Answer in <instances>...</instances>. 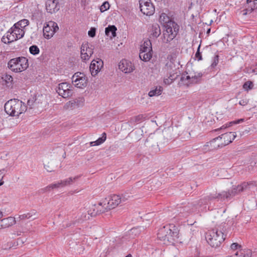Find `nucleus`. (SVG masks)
<instances>
[{"mask_svg": "<svg viewBox=\"0 0 257 257\" xmlns=\"http://www.w3.org/2000/svg\"><path fill=\"white\" fill-rule=\"evenodd\" d=\"M224 225L209 230L206 232L205 238L207 242L212 247H217L219 246L225 240L226 234Z\"/></svg>", "mask_w": 257, "mask_h": 257, "instance_id": "1", "label": "nucleus"}, {"mask_svg": "<svg viewBox=\"0 0 257 257\" xmlns=\"http://www.w3.org/2000/svg\"><path fill=\"white\" fill-rule=\"evenodd\" d=\"M158 238L163 241V244L173 243L178 238V231L173 224L164 226L159 230Z\"/></svg>", "mask_w": 257, "mask_h": 257, "instance_id": "2", "label": "nucleus"}, {"mask_svg": "<svg viewBox=\"0 0 257 257\" xmlns=\"http://www.w3.org/2000/svg\"><path fill=\"white\" fill-rule=\"evenodd\" d=\"M120 196L117 195H113L107 198H106L100 202L96 207V212L91 214L92 215L95 216L113 209L120 203Z\"/></svg>", "mask_w": 257, "mask_h": 257, "instance_id": "3", "label": "nucleus"}, {"mask_svg": "<svg viewBox=\"0 0 257 257\" xmlns=\"http://www.w3.org/2000/svg\"><path fill=\"white\" fill-rule=\"evenodd\" d=\"M26 107L24 103L18 99H11L5 104L6 112L11 116H19L26 111Z\"/></svg>", "mask_w": 257, "mask_h": 257, "instance_id": "4", "label": "nucleus"}, {"mask_svg": "<svg viewBox=\"0 0 257 257\" xmlns=\"http://www.w3.org/2000/svg\"><path fill=\"white\" fill-rule=\"evenodd\" d=\"M250 183L243 182L241 184L233 187L231 190L228 191H222L218 193L217 195L212 196L213 198L230 199L238 193L248 190L250 188Z\"/></svg>", "mask_w": 257, "mask_h": 257, "instance_id": "5", "label": "nucleus"}, {"mask_svg": "<svg viewBox=\"0 0 257 257\" xmlns=\"http://www.w3.org/2000/svg\"><path fill=\"white\" fill-rule=\"evenodd\" d=\"M28 60L24 57L12 59L8 63L9 68L15 72L24 71L28 68Z\"/></svg>", "mask_w": 257, "mask_h": 257, "instance_id": "6", "label": "nucleus"}, {"mask_svg": "<svg viewBox=\"0 0 257 257\" xmlns=\"http://www.w3.org/2000/svg\"><path fill=\"white\" fill-rule=\"evenodd\" d=\"M166 28L163 33L162 41L164 43H167L176 36L179 31V26L176 23L172 22L167 24Z\"/></svg>", "mask_w": 257, "mask_h": 257, "instance_id": "7", "label": "nucleus"}, {"mask_svg": "<svg viewBox=\"0 0 257 257\" xmlns=\"http://www.w3.org/2000/svg\"><path fill=\"white\" fill-rule=\"evenodd\" d=\"M139 57L145 62L149 61L152 57V43L150 40H146L141 46Z\"/></svg>", "mask_w": 257, "mask_h": 257, "instance_id": "8", "label": "nucleus"}, {"mask_svg": "<svg viewBox=\"0 0 257 257\" xmlns=\"http://www.w3.org/2000/svg\"><path fill=\"white\" fill-rule=\"evenodd\" d=\"M72 82L73 85L79 88H83L87 85V78L85 75L81 72H77L72 77Z\"/></svg>", "mask_w": 257, "mask_h": 257, "instance_id": "9", "label": "nucleus"}, {"mask_svg": "<svg viewBox=\"0 0 257 257\" xmlns=\"http://www.w3.org/2000/svg\"><path fill=\"white\" fill-rule=\"evenodd\" d=\"M72 88L70 84L63 82L59 84L56 88V92L63 98H67L72 95Z\"/></svg>", "mask_w": 257, "mask_h": 257, "instance_id": "10", "label": "nucleus"}, {"mask_svg": "<svg viewBox=\"0 0 257 257\" xmlns=\"http://www.w3.org/2000/svg\"><path fill=\"white\" fill-rule=\"evenodd\" d=\"M59 29L57 23L53 21H50L43 28V35L45 38L50 39L54 33Z\"/></svg>", "mask_w": 257, "mask_h": 257, "instance_id": "11", "label": "nucleus"}, {"mask_svg": "<svg viewBox=\"0 0 257 257\" xmlns=\"http://www.w3.org/2000/svg\"><path fill=\"white\" fill-rule=\"evenodd\" d=\"M141 11L145 15L150 16L154 14L155 8L150 0H140Z\"/></svg>", "mask_w": 257, "mask_h": 257, "instance_id": "12", "label": "nucleus"}, {"mask_svg": "<svg viewBox=\"0 0 257 257\" xmlns=\"http://www.w3.org/2000/svg\"><path fill=\"white\" fill-rule=\"evenodd\" d=\"M63 0H47L46 8L47 12L52 14L58 12L61 7Z\"/></svg>", "mask_w": 257, "mask_h": 257, "instance_id": "13", "label": "nucleus"}, {"mask_svg": "<svg viewBox=\"0 0 257 257\" xmlns=\"http://www.w3.org/2000/svg\"><path fill=\"white\" fill-rule=\"evenodd\" d=\"M84 101L85 99L83 97L76 98L67 102L64 105V108L65 109L73 110L82 106L84 105Z\"/></svg>", "mask_w": 257, "mask_h": 257, "instance_id": "14", "label": "nucleus"}, {"mask_svg": "<svg viewBox=\"0 0 257 257\" xmlns=\"http://www.w3.org/2000/svg\"><path fill=\"white\" fill-rule=\"evenodd\" d=\"M93 49L88 43H83L81 47V57L83 60H88L93 54Z\"/></svg>", "mask_w": 257, "mask_h": 257, "instance_id": "15", "label": "nucleus"}, {"mask_svg": "<svg viewBox=\"0 0 257 257\" xmlns=\"http://www.w3.org/2000/svg\"><path fill=\"white\" fill-rule=\"evenodd\" d=\"M220 139H218V137L212 139L211 141L206 143L204 146V149L207 151H212L222 148V144L220 143Z\"/></svg>", "mask_w": 257, "mask_h": 257, "instance_id": "16", "label": "nucleus"}, {"mask_svg": "<svg viewBox=\"0 0 257 257\" xmlns=\"http://www.w3.org/2000/svg\"><path fill=\"white\" fill-rule=\"evenodd\" d=\"M119 69L125 73H129L135 70L134 65L126 60H122L118 64Z\"/></svg>", "mask_w": 257, "mask_h": 257, "instance_id": "17", "label": "nucleus"}, {"mask_svg": "<svg viewBox=\"0 0 257 257\" xmlns=\"http://www.w3.org/2000/svg\"><path fill=\"white\" fill-rule=\"evenodd\" d=\"M235 137L236 135L232 132L225 133L218 137V139H220V142L222 144L223 147L231 143Z\"/></svg>", "mask_w": 257, "mask_h": 257, "instance_id": "18", "label": "nucleus"}, {"mask_svg": "<svg viewBox=\"0 0 257 257\" xmlns=\"http://www.w3.org/2000/svg\"><path fill=\"white\" fill-rule=\"evenodd\" d=\"M145 145L147 148L152 149V151L157 152L159 150L156 138L149 137L145 141Z\"/></svg>", "mask_w": 257, "mask_h": 257, "instance_id": "19", "label": "nucleus"}, {"mask_svg": "<svg viewBox=\"0 0 257 257\" xmlns=\"http://www.w3.org/2000/svg\"><path fill=\"white\" fill-rule=\"evenodd\" d=\"M16 223V219L14 217H8L0 220V229L6 228Z\"/></svg>", "mask_w": 257, "mask_h": 257, "instance_id": "20", "label": "nucleus"}, {"mask_svg": "<svg viewBox=\"0 0 257 257\" xmlns=\"http://www.w3.org/2000/svg\"><path fill=\"white\" fill-rule=\"evenodd\" d=\"M13 30L11 28L2 38V41L5 44H10L14 41L17 40L18 36H15V34L12 33Z\"/></svg>", "mask_w": 257, "mask_h": 257, "instance_id": "21", "label": "nucleus"}, {"mask_svg": "<svg viewBox=\"0 0 257 257\" xmlns=\"http://www.w3.org/2000/svg\"><path fill=\"white\" fill-rule=\"evenodd\" d=\"M116 28L114 25H109L105 28V35L109 37L110 39H112L116 36Z\"/></svg>", "mask_w": 257, "mask_h": 257, "instance_id": "22", "label": "nucleus"}, {"mask_svg": "<svg viewBox=\"0 0 257 257\" xmlns=\"http://www.w3.org/2000/svg\"><path fill=\"white\" fill-rule=\"evenodd\" d=\"M11 29L13 30L12 33L14 34L15 36H17L18 39L22 38L24 36V30L19 27H16V25H14Z\"/></svg>", "mask_w": 257, "mask_h": 257, "instance_id": "23", "label": "nucleus"}, {"mask_svg": "<svg viewBox=\"0 0 257 257\" xmlns=\"http://www.w3.org/2000/svg\"><path fill=\"white\" fill-rule=\"evenodd\" d=\"M202 76V73L201 72L190 73V83H196L198 82Z\"/></svg>", "mask_w": 257, "mask_h": 257, "instance_id": "24", "label": "nucleus"}, {"mask_svg": "<svg viewBox=\"0 0 257 257\" xmlns=\"http://www.w3.org/2000/svg\"><path fill=\"white\" fill-rule=\"evenodd\" d=\"M36 212L35 211H32L27 213L19 215V218L20 220H25L32 218L33 219H35L37 218Z\"/></svg>", "mask_w": 257, "mask_h": 257, "instance_id": "25", "label": "nucleus"}, {"mask_svg": "<svg viewBox=\"0 0 257 257\" xmlns=\"http://www.w3.org/2000/svg\"><path fill=\"white\" fill-rule=\"evenodd\" d=\"M237 257H251L252 253L249 249H239L236 252Z\"/></svg>", "mask_w": 257, "mask_h": 257, "instance_id": "26", "label": "nucleus"}, {"mask_svg": "<svg viewBox=\"0 0 257 257\" xmlns=\"http://www.w3.org/2000/svg\"><path fill=\"white\" fill-rule=\"evenodd\" d=\"M89 70L91 75L93 76H94L96 75H97L98 72L100 71L96 66V64L95 63V60H93L91 62L90 65Z\"/></svg>", "mask_w": 257, "mask_h": 257, "instance_id": "27", "label": "nucleus"}, {"mask_svg": "<svg viewBox=\"0 0 257 257\" xmlns=\"http://www.w3.org/2000/svg\"><path fill=\"white\" fill-rule=\"evenodd\" d=\"M106 134L105 133H103L101 137L98 138L95 141L90 142V145L91 146H98L102 144L106 140Z\"/></svg>", "mask_w": 257, "mask_h": 257, "instance_id": "28", "label": "nucleus"}, {"mask_svg": "<svg viewBox=\"0 0 257 257\" xmlns=\"http://www.w3.org/2000/svg\"><path fill=\"white\" fill-rule=\"evenodd\" d=\"M244 121V119L243 118H240V119H237V120H236L234 121H230V122L227 123L226 124L222 125L221 127H220L219 128H218L217 130H216L215 131H216L219 130L225 129V128L230 127L234 124H236L239 123L240 122H242Z\"/></svg>", "mask_w": 257, "mask_h": 257, "instance_id": "29", "label": "nucleus"}, {"mask_svg": "<svg viewBox=\"0 0 257 257\" xmlns=\"http://www.w3.org/2000/svg\"><path fill=\"white\" fill-rule=\"evenodd\" d=\"M163 88L161 86L156 87L154 89L151 90L148 95L150 97L158 96L161 94Z\"/></svg>", "mask_w": 257, "mask_h": 257, "instance_id": "30", "label": "nucleus"}, {"mask_svg": "<svg viewBox=\"0 0 257 257\" xmlns=\"http://www.w3.org/2000/svg\"><path fill=\"white\" fill-rule=\"evenodd\" d=\"M152 33L151 35L155 38L158 37L161 34V29L158 24L153 25L152 28Z\"/></svg>", "mask_w": 257, "mask_h": 257, "instance_id": "31", "label": "nucleus"}, {"mask_svg": "<svg viewBox=\"0 0 257 257\" xmlns=\"http://www.w3.org/2000/svg\"><path fill=\"white\" fill-rule=\"evenodd\" d=\"M90 213L88 212H83L82 213L80 216H79L77 220V222L78 223H81L83 221L87 220L89 219Z\"/></svg>", "mask_w": 257, "mask_h": 257, "instance_id": "32", "label": "nucleus"}, {"mask_svg": "<svg viewBox=\"0 0 257 257\" xmlns=\"http://www.w3.org/2000/svg\"><path fill=\"white\" fill-rule=\"evenodd\" d=\"M78 178V176H75L74 178L70 177L65 180H61V184H62V187H64L72 184L73 182L76 180Z\"/></svg>", "mask_w": 257, "mask_h": 257, "instance_id": "33", "label": "nucleus"}, {"mask_svg": "<svg viewBox=\"0 0 257 257\" xmlns=\"http://www.w3.org/2000/svg\"><path fill=\"white\" fill-rule=\"evenodd\" d=\"M180 81H182L184 84L188 85L190 81V74H183L181 77Z\"/></svg>", "mask_w": 257, "mask_h": 257, "instance_id": "34", "label": "nucleus"}, {"mask_svg": "<svg viewBox=\"0 0 257 257\" xmlns=\"http://www.w3.org/2000/svg\"><path fill=\"white\" fill-rule=\"evenodd\" d=\"M29 24V21L26 19H23L15 24L16 27H19L21 29L24 28Z\"/></svg>", "mask_w": 257, "mask_h": 257, "instance_id": "35", "label": "nucleus"}, {"mask_svg": "<svg viewBox=\"0 0 257 257\" xmlns=\"http://www.w3.org/2000/svg\"><path fill=\"white\" fill-rule=\"evenodd\" d=\"M174 67V64L171 62H168L165 65V66L164 68V70L167 72L168 73H172L173 72V69Z\"/></svg>", "mask_w": 257, "mask_h": 257, "instance_id": "36", "label": "nucleus"}, {"mask_svg": "<svg viewBox=\"0 0 257 257\" xmlns=\"http://www.w3.org/2000/svg\"><path fill=\"white\" fill-rule=\"evenodd\" d=\"M29 51L31 54L33 55L38 54L40 52V49L36 45H32L29 48Z\"/></svg>", "mask_w": 257, "mask_h": 257, "instance_id": "37", "label": "nucleus"}, {"mask_svg": "<svg viewBox=\"0 0 257 257\" xmlns=\"http://www.w3.org/2000/svg\"><path fill=\"white\" fill-rule=\"evenodd\" d=\"M110 5L108 2H104L100 7V11L101 12H104L109 9Z\"/></svg>", "mask_w": 257, "mask_h": 257, "instance_id": "38", "label": "nucleus"}, {"mask_svg": "<svg viewBox=\"0 0 257 257\" xmlns=\"http://www.w3.org/2000/svg\"><path fill=\"white\" fill-rule=\"evenodd\" d=\"M253 86V85L252 82L250 81H246L243 85V89H244L245 90H247V91H248L249 89H252Z\"/></svg>", "mask_w": 257, "mask_h": 257, "instance_id": "39", "label": "nucleus"}, {"mask_svg": "<svg viewBox=\"0 0 257 257\" xmlns=\"http://www.w3.org/2000/svg\"><path fill=\"white\" fill-rule=\"evenodd\" d=\"M2 78L7 84L11 83L13 80L12 76L8 74H5L3 76Z\"/></svg>", "mask_w": 257, "mask_h": 257, "instance_id": "40", "label": "nucleus"}, {"mask_svg": "<svg viewBox=\"0 0 257 257\" xmlns=\"http://www.w3.org/2000/svg\"><path fill=\"white\" fill-rule=\"evenodd\" d=\"M143 118H144L143 115L140 114V115H138L137 116H136L134 117L131 118V121L132 122H139L142 121V120L143 119Z\"/></svg>", "mask_w": 257, "mask_h": 257, "instance_id": "41", "label": "nucleus"}, {"mask_svg": "<svg viewBox=\"0 0 257 257\" xmlns=\"http://www.w3.org/2000/svg\"><path fill=\"white\" fill-rule=\"evenodd\" d=\"M219 56L218 55H215L213 58V62L211 65L212 68H214L218 63Z\"/></svg>", "mask_w": 257, "mask_h": 257, "instance_id": "42", "label": "nucleus"}, {"mask_svg": "<svg viewBox=\"0 0 257 257\" xmlns=\"http://www.w3.org/2000/svg\"><path fill=\"white\" fill-rule=\"evenodd\" d=\"M53 189H54L53 185H52V184H51L47 186V187L42 189L41 190V192L45 193V192L50 191L51 190H53Z\"/></svg>", "mask_w": 257, "mask_h": 257, "instance_id": "43", "label": "nucleus"}, {"mask_svg": "<svg viewBox=\"0 0 257 257\" xmlns=\"http://www.w3.org/2000/svg\"><path fill=\"white\" fill-rule=\"evenodd\" d=\"M96 34V29L95 28H91L88 31V34L90 37H94Z\"/></svg>", "mask_w": 257, "mask_h": 257, "instance_id": "44", "label": "nucleus"}, {"mask_svg": "<svg viewBox=\"0 0 257 257\" xmlns=\"http://www.w3.org/2000/svg\"><path fill=\"white\" fill-rule=\"evenodd\" d=\"M250 7V10H249L250 12H251L253 10L257 9V0H254L253 1L252 4H250V6H248V8Z\"/></svg>", "mask_w": 257, "mask_h": 257, "instance_id": "45", "label": "nucleus"}, {"mask_svg": "<svg viewBox=\"0 0 257 257\" xmlns=\"http://www.w3.org/2000/svg\"><path fill=\"white\" fill-rule=\"evenodd\" d=\"M36 100H34L33 98L32 99H29L28 100L27 104L28 106H29L30 108H32L34 106V104L35 103Z\"/></svg>", "mask_w": 257, "mask_h": 257, "instance_id": "46", "label": "nucleus"}, {"mask_svg": "<svg viewBox=\"0 0 257 257\" xmlns=\"http://www.w3.org/2000/svg\"><path fill=\"white\" fill-rule=\"evenodd\" d=\"M210 197L209 196L206 197L203 199H201L198 203V205L201 206L203 204L207 203Z\"/></svg>", "mask_w": 257, "mask_h": 257, "instance_id": "47", "label": "nucleus"}, {"mask_svg": "<svg viewBox=\"0 0 257 257\" xmlns=\"http://www.w3.org/2000/svg\"><path fill=\"white\" fill-rule=\"evenodd\" d=\"M141 227L139 228H133L130 230V231L132 233H135V235H137L139 234L140 231L141 230Z\"/></svg>", "mask_w": 257, "mask_h": 257, "instance_id": "48", "label": "nucleus"}, {"mask_svg": "<svg viewBox=\"0 0 257 257\" xmlns=\"http://www.w3.org/2000/svg\"><path fill=\"white\" fill-rule=\"evenodd\" d=\"M95 63L98 68L100 70L103 66V61L101 59H98L97 60H95Z\"/></svg>", "mask_w": 257, "mask_h": 257, "instance_id": "49", "label": "nucleus"}, {"mask_svg": "<svg viewBox=\"0 0 257 257\" xmlns=\"http://www.w3.org/2000/svg\"><path fill=\"white\" fill-rule=\"evenodd\" d=\"M200 47V45L199 46V47L198 48L197 51L195 54V56L198 59V61L201 60L202 59L201 53L199 52Z\"/></svg>", "mask_w": 257, "mask_h": 257, "instance_id": "50", "label": "nucleus"}, {"mask_svg": "<svg viewBox=\"0 0 257 257\" xmlns=\"http://www.w3.org/2000/svg\"><path fill=\"white\" fill-rule=\"evenodd\" d=\"M164 82L166 84L169 85L171 84L173 81L171 78L168 76L167 78H165L164 80Z\"/></svg>", "mask_w": 257, "mask_h": 257, "instance_id": "51", "label": "nucleus"}, {"mask_svg": "<svg viewBox=\"0 0 257 257\" xmlns=\"http://www.w3.org/2000/svg\"><path fill=\"white\" fill-rule=\"evenodd\" d=\"M230 247H231V249H236L238 248H240L241 245H239L237 243H233L231 244Z\"/></svg>", "mask_w": 257, "mask_h": 257, "instance_id": "52", "label": "nucleus"}, {"mask_svg": "<svg viewBox=\"0 0 257 257\" xmlns=\"http://www.w3.org/2000/svg\"><path fill=\"white\" fill-rule=\"evenodd\" d=\"M52 185H53V189L58 188L59 187H63L62 184H61V181H60V182H59L57 183L52 184Z\"/></svg>", "mask_w": 257, "mask_h": 257, "instance_id": "53", "label": "nucleus"}, {"mask_svg": "<svg viewBox=\"0 0 257 257\" xmlns=\"http://www.w3.org/2000/svg\"><path fill=\"white\" fill-rule=\"evenodd\" d=\"M168 73L169 74V76L170 77V78H171L172 79L173 81H174L177 78V75H176L175 73L172 72Z\"/></svg>", "mask_w": 257, "mask_h": 257, "instance_id": "54", "label": "nucleus"}, {"mask_svg": "<svg viewBox=\"0 0 257 257\" xmlns=\"http://www.w3.org/2000/svg\"><path fill=\"white\" fill-rule=\"evenodd\" d=\"M120 203L125 202L127 200V198L124 195H122L121 196H120Z\"/></svg>", "mask_w": 257, "mask_h": 257, "instance_id": "55", "label": "nucleus"}, {"mask_svg": "<svg viewBox=\"0 0 257 257\" xmlns=\"http://www.w3.org/2000/svg\"><path fill=\"white\" fill-rule=\"evenodd\" d=\"M247 101L246 100H244V99L241 100L239 102V104L240 105H243V106L245 105L246 104H247Z\"/></svg>", "mask_w": 257, "mask_h": 257, "instance_id": "56", "label": "nucleus"}, {"mask_svg": "<svg viewBox=\"0 0 257 257\" xmlns=\"http://www.w3.org/2000/svg\"><path fill=\"white\" fill-rule=\"evenodd\" d=\"M191 205H192L191 204H188V206H185L183 207L182 208L183 210V211H186V212L189 211L188 208H190Z\"/></svg>", "mask_w": 257, "mask_h": 257, "instance_id": "57", "label": "nucleus"}, {"mask_svg": "<svg viewBox=\"0 0 257 257\" xmlns=\"http://www.w3.org/2000/svg\"><path fill=\"white\" fill-rule=\"evenodd\" d=\"M44 167L47 170L48 172H51L52 171V170L50 169V167L48 166L45 165Z\"/></svg>", "mask_w": 257, "mask_h": 257, "instance_id": "58", "label": "nucleus"}, {"mask_svg": "<svg viewBox=\"0 0 257 257\" xmlns=\"http://www.w3.org/2000/svg\"><path fill=\"white\" fill-rule=\"evenodd\" d=\"M4 176L0 175V186L4 184V182L2 180Z\"/></svg>", "mask_w": 257, "mask_h": 257, "instance_id": "59", "label": "nucleus"}, {"mask_svg": "<svg viewBox=\"0 0 257 257\" xmlns=\"http://www.w3.org/2000/svg\"><path fill=\"white\" fill-rule=\"evenodd\" d=\"M252 0H246V3L247 5H249L251 2H252Z\"/></svg>", "mask_w": 257, "mask_h": 257, "instance_id": "60", "label": "nucleus"}, {"mask_svg": "<svg viewBox=\"0 0 257 257\" xmlns=\"http://www.w3.org/2000/svg\"><path fill=\"white\" fill-rule=\"evenodd\" d=\"M4 171H5V169H3V170H0V175L1 176H2L1 175L3 174Z\"/></svg>", "mask_w": 257, "mask_h": 257, "instance_id": "61", "label": "nucleus"}, {"mask_svg": "<svg viewBox=\"0 0 257 257\" xmlns=\"http://www.w3.org/2000/svg\"><path fill=\"white\" fill-rule=\"evenodd\" d=\"M3 216V212L2 211H0V219H1ZM1 219H0L1 220Z\"/></svg>", "mask_w": 257, "mask_h": 257, "instance_id": "62", "label": "nucleus"}, {"mask_svg": "<svg viewBox=\"0 0 257 257\" xmlns=\"http://www.w3.org/2000/svg\"><path fill=\"white\" fill-rule=\"evenodd\" d=\"M210 31H211V29L210 28L207 30V32H206L207 35L209 34Z\"/></svg>", "mask_w": 257, "mask_h": 257, "instance_id": "63", "label": "nucleus"}, {"mask_svg": "<svg viewBox=\"0 0 257 257\" xmlns=\"http://www.w3.org/2000/svg\"><path fill=\"white\" fill-rule=\"evenodd\" d=\"M125 257H132V255L129 254L127 256H126Z\"/></svg>", "mask_w": 257, "mask_h": 257, "instance_id": "64", "label": "nucleus"}]
</instances>
